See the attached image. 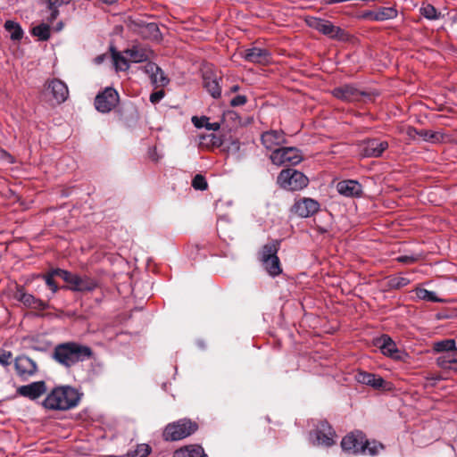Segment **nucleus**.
Here are the masks:
<instances>
[{
    "instance_id": "nucleus-49",
    "label": "nucleus",
    "mask_w": 457,
    "mask_h": 457,
    "mask_svg": "<svg viewBox=\"0 0 457 457\" xmlns=\"http://www.w3.org/2000/svg\"><path fill=\"white\" fill-rule=\"evenodd\" d=\"M418 134L420 137H422L426 141H433L436 137V134L434 131L430 130L422 129L420 132H418Z\"/></svg>"
},
{
    "instance_id": "nucleus-33",
    "label": "nucleus",
    "mask_w": 457,
    "mask_h": 457,
    "mask_svg": "<svg viewBox=\"0 0 457 457\" xmlns=\"http://www.w3.org/2000/svg\"><path fill=\"white\" fill-rule=\"evenodd\" d=\"M397 15L398 11L395 7H379L376 11V21L394 20Z\"/></svg>"
},
{
    "instance_id": "nucleus-46",
    "label": "nucleus",
    "mask_w": 457,
    "mask_h": 457,
    "mask_svg": "<svg viewBox=\"0 0 457 457\" xmlns=\"http://www.w3.org/2000/svg\"><path fill=\"white\" fill-rule=\"evenodd\" d=\"M246 102H247V98L245 96L237 95L230 100V105L233 107L242 106V105L245 104Z\"/></svg>"
},
{
    "instance_id": "nucleus-45",
    "label": "nucleus",
    "mask_w": 457,
    "mask_h": 457,
    "mask_svg": "<svg viewBox=\"0 0 457 457\" xmlns=\"http://www.w3.org/2000/svg\"><path fill=\"white\" fill-rule=\"evenodd\" d=\"M419 259V256L418 255H414V254H411V255H408V254H403V255H400L396 258V261L399 262H402V263H406V264H411V263H414L415 262H417Z\"/></svg>"
},
{
    "instance_id": "nucleus-15",
    "label": "nucleus",
    "mask_w": 457,
    "mask_h": 457,
    "mask_svg": "<svg viewBox=\"0 0 457 457\" xmlns=\"http://www.w3.org/2000/svg\"><path fill=\"white\" fill-rule=\"evenodd\" d=\"M14 298L28 308L44 311L48 307V304L46 301L37 298L33 295L25 292L23 287H17L14 293Z\"/></svg>"
},
{
    "instance_id": "nucleus-16",
    "label": "nucleus",
    "mask_w": 457,
    "mask_h": 457,
    "mask_svg": "<svg viewBox=\"0 0 457 457\" xmlns=\"http://www.w3.org/2000/svg\"><path fill=\"white\" fill-rule=\"evenodd\" d=\"M47 391L46 384L44 380L31 382L28 385L21 386L17 388V394L29 400H37Z\"/></svg>"
},
{
    "instance_id": "nucleus-43",
    "label": "nucleus",
    "mask_w": 457,
    "mask_h": 457,
    "mask_svg": "<svg viewBox=\"0 0 457 457\" xmlns=\"http://www.w3.org/2000/svg\"><path fill=\"white\" fill-rule=\"evenodd\" d=\"M54 273L55 274V276L62 278L66 283L69 284V286H71V281L76 274L59 268L54 269Z\"/></svg>"
},
{
    "instance_id": "nucleus-20",
    "label": "nucleus",
    "mask_w": 457,
    "mask_h": 457,
    "mask_svg": "<svg viewBox=\"0 0 457 457\" xmlns=\"http://www.w3.org/2000/svg\"><path fill=\"white\" fill-rule=\"evenodd\" d=\"M337 192L346 197H360L362 195V186L357 180L346 179L337 184Z\"/></svg>"
},
{
    "instance_id": "nucleus-10",
    "label": "nucleus",
    "mask_w": 457,
    "mask_h": 457,
    "mask_svg": "<svg viewBox=\"0 0 457 457\" xmlns=\"http://www.w3.org/2000/svg\"><path fill=\"white\" fill-rule=\"evenodd\" d=\"M119 100L118 92L113 87H107L96 95L95 107L102 113H108L118 104Z\"/></svg>"
},
{
    "instance_id": "nucleus-31",
    "label": "nucleus",
    "mask_w": 457,
    "mask_h": 457,
    "mask_svg": "<svg viewBox=\"0 0 457 457\" xmlns=\"http://www.w3.org/2000/svg\"><path fill=\"white\" fill-rule=\"evenodd\" d=\"M416 297L420 300L431 302V303H444L445 300L438 297L434 291H429L426 288L417 287L415 290Z\"/></svg>"
},
{
    "instance_id": "nucleus-29",
    "label": "nucleus",
    "mask_w": 457,
    "mask_h": 457,
    "mask_svg": "<svg viewBox=\"0 0 457 457\" xmlns=\"http://www.w3.org/2000/svg\"><path fill=\"white\" fill-rule=\"evenodd\" d=\"M204 448L199 445H189L173 453L172 457H204Z\"/></svg>"
},
{
    "instance_id": "nucleus-25",
    "label": "nucleus",
    "mask_w": 457,
    "mask_h": 457,
    "mask_svg": "<svg viewBox=\"0 0 457 457\" xmlns=\"http://www.w3.org/2000/svg\"><path fill=\"white\" fill-rule=\"evenodd\" d=\"M378 345L381 350V353L388 357L393 359H399V350L396 347L395 343L393 339L387 335H382L378 339Z\"/></svg>"
},
{
    "instance_id": "nucleus-51",
    "label": "nucleus",
    "mask_w": 457,
    "mask_h": 457,
    "mask_svg": "<svg viewBox=\"0 0 457 457\" xmlns=\"http://www.w3.org/2000/svg\"><path fill=\"white\" fill-rule=\"evenodd\" d=\"M205 128H207L208 129L216 130V129H218L220 128V125L218 123H216V122L215 123H209L207 121Z\"/></svg>"
},
{
    "instance_id": "nucleus-9",
    "label": "nucleus",
    "mask_w": 457,
    "mask_h": 457,
    "mask_svg": "<svg viewBox=\"0 0 457 457\" xmlns=\"http://www.w3.org/2000/svg\"><path fill=\"white\" fill-rule=\"evenodd\" d=\"M331 94L334 97L349 103L361 101L364 97L370 99V93L359 89L353 84H344L337 87L331 91Z\"/></svg>"
},
{
    "instance_id": "nucleus-4",
    "label": "nucleus",
    "mask_w": 457,
    "mask_h": 457,
    "mask_svg": "<svg viewBox=\"0 0 457 457\" xmlns=\"http://www.w3.org/2000/svg\"><path fill=\"white\" fill-rule=\"evenodd\" d=\"M279 250V242L273 240L265 244L260 252V261L271 277H277L282 272L279 258L278 257V252Z\"/></svg>"
},
{
    "instance_id": "nucleus-53",
    "label": "nucleus",
    "mask_w": 457,
    "mask_h": 457,
    "mask_svg": "<svg viewBox=\"0 0 457 457\" xmlns=\"http://www.w3.org/2000/svg\"><path fill=\"white\" fill-rule=\"evenodd\" d=\"M231 92H237L239 90V86L238 85H234L232 87H231Z\"/></svg>"
},
{
    "instance_id": "nucleus-35",
    "label": "nucleus",
    "mask_w": 457,
    "mask_h": 457,
    "mask_svg": "<svg viewBox=\"0 0 457 457\" xmlns=\"http://www.w3.org/2000/svg\"><path fill=\"white\" fill-rule=\"evenodd\" d=\"M383 449L382 444L377 441H369L365 438L363 443V450L361 454H369L370 456L377 455Z\"/></svg>"
},
{
    "instance_id": "nucleus-18",
    "label": "nucleus",
    "mask_w": 457,
    "mask_h": 457,
    "mask_svg": "<svg viewBox=\"0 0 457 457\" xmlns=\"http://www.w3.org/2000/svg\"><path fill=\"white\" fill-rule=\"evenodd\" d=\"M99 287V282L87 275L75 274L69 289L73 292H93Z\"/></svg>"
},
{
    "instance_id": "nucleus-24",
    "label": "nucleus",
    "mask_w": 457,
    "mask_h": 457,
    "mask_svg": "<svg viewBox=\"0 0 457 457\" xmlns=\"http://www.w3.org/2000/svg\"><path fill=\"white\" fill-rule=\"evenodd\" d=\"M436 363L442 370L457 373V349L440 353L436 360Z\"/></svg>"
},
{
    "instance_id": "nucleus-42",
    "label": "nucleus",
    "mask_w": 457,
    "mask_h": 457,
    "mask_svg": "<svg viewBox=\"0 0 457 457\" xmlns=\"http://www.w3.org/2000/svg\"><path fill=\"white\" fill-rule=\"evenodd\" d=\"M192 187L196 190H205L208 187V184L203 175L197 174L192 179Z\"/></svg>"
},
{
    "instance_id": "nucleus-40",
    "label": "nucleus",
    "mask_w": 457,
    "mask_h": 457,
    "mask_svg": "<svg viewBox=\"0 0 457 457\" xmlns=\"http://www.w3.org/2000/svg\"><path fill=\"white\" fill-rule=\"evenodd\" d=\"M114 65L117 70L127 71L129 68V61L120 53L114 52L112 54Z\"/></svg>"
},
{
    "instance_id": "nucleus-1",
    "label": "nucleus",
    "mask_w": 457,
    "mask_h": 457,
    "mask_svg": "<svg viewBox=\"0 0 457 457\" xmlns=\"http://www.w3.org/2000/svg\"><path fill=\"white\" fill-rule=\"evenodd\" d=\"M94 352L88 345L76 341H68L57 344L51 354V358L60 366L70 370L79 362L91 359Z\"/></svg>"
},
{
    "instance_id": "nucleus-38",
    "label": "nucleus",
    "mask_w": 457,
    "mask_h": 457,
    "mask_svg": "<svg viewBox=\"0 0 457 457\" xmlns=\"http://www.w3.org/2000/svg\"><path fill=\"white\" fill-rule=\"evenodd\" d=\"M151 446L147 444H139L136 449L129 451L127 453V457H146L151 453Z\"/></svg>"
},
{
    "instance_id": "nucleus-3",
    "label": "nucleus",
    "mask_w": 457,
    "mask_h": 457,
    "mask_svg": "<svg viewBox=\"0 0 457 457\" xmlns=\"http://www.w3.org/2000/svg\"><path fill=\"white\" fill-rule=\"evenodd\" d=\"M197 429L198 425L196 422L187 418L180 419L166 425L162 433V438L165 441H179L191 436Z\"/></svg>"
},
{
    "instance_id": "nucleus-44",
    "label": "nucleus",
    "mask_w": 457,
    "mask_h": 457,
    "mask_svg": "<svg viewBox=\"0 0 457 457\" xmlns=\"http://www.w3.org/2000/svg\"><path fill=\"white\" fill-rule=\"evenodd\" d=\"M12 353L11 351L0 348V364L8 367L12 363Z\"/></svg>"
},
{
    "instance_id": "nucleus-55",
    "label": "nucleus",
    "mask_w": 457,
    "mask_h": 457,
    "mask_svg": "<svg viewBox=\"0 0 457 457\" xmlns=\"http://www.w3.org/2000/svg\"><path fill=\"white\" fill-rule=\"evenodd\" d=\"M65 161H71L70 158H63L61 162H60V164L62 162H64Z\"/></svg>"
},
{
    "instance_id": "nucleus-6",
    "label": "nucleus",
    "mask_w": 457,
    "mask_h": 457,
    "mask_svg": "<svg viewBox=\"0 0 457 457\" xmlns=\"http://www.w3.org/2000/svg\"><path fill=\"white\" fill-rule=\"evenodd\" d=\"M270 159L277 166L296 165L302 162L303 156L296 147H278L271 152Z\"/></svg>"
},
{
    "instance_id": "nucleus-14",
    "label": "nucleus",
    "mask_w": 457,
    "mask_h": 457,
    "mask_svg": "<svg viewBox=\"0 0 457 457\" xmlns=\"http://www.w3.org/2000/svg\"><path fill=\"white\" fill-rule=\"evenodd\" d=\"M365 436L357 431L356 433H350L343 437L341 441V447L345 452L353 454L361 453L363 450V443Z\"/></svg>"
},
{
    "instance_id": "nucleus-17",
    "label": "nucleus",
    "mask_w": 457,
    "mask_h": 457,
    "mask_svg": "<svg viewBox=\"0 0 457 457\" xmlns=\"http://www.w3.org/2000/svg\"><path fill=\"white\" fill-rule=\"evenodd\" d=\"M261 142L267 150L273 152L287 143L286 134L283 130L270 129L262 134Z\"/></svg>"
},
{
    "instance_id": "nucleus-26",
    "label": "nucleus",
    "mask_w": 457,
    "mask_h": 457,
    "mask_svg": "<svg viewBox=\"0 0 457 457\" xmlns=\"http://www.w3.org/2000/svg\"><path fill=\"white\" fill-rule=\"evenodd\" d=\"M145 72L147 73L154 84L159 83L162 86L168 84L169 79L164 76L162 69L154 62H147L144 68Z\"/></svg>"
},
{
    "instance_id": "nucleus-37",
    "label": "nucleus",
    "mask_w": 457,
    "mask_h": 457,
    "mask_svg": "<svg viewBox=\"0 0 457 457\" xmlns=\"http://www.w3.org/2000/svg\"><path fill=\"white\" fill-rule=\"evenodd\" d=\"M71 0H46L48 9L51 11L50 21H54L59 15L58 8L63 4H68Z\"/></svg>"
},
{
    "instance_id": "nucleus-5",
    "label": "nucleus",
    "mask_w": 457,
    "mask_h": 457,
    "mask_svg": "<svg viewBox=\"0 0 457 457\" xmlns=\"http://www.w3.org/2000/svg\"><path fill=\"white\" fill-rule=\"evenodd\" d=\"M308 182V178L303 172L296 170H283L278 176L279 186L289 191L301 190L307 187Z\"/></svg>"
},
{
    "instance_id": "nucleus-50",
    "label": "nucleus",
    "mask_w": 457,
    "mask_h": 457,
    "mask_svg": "<svg viewBox=\"0 0 457 457\" xmlns=\"http://www.w3.org/2000/svg\"><path fill=\"white\" fill-rule=\"evenodd\" d=\"M360 17L362 20L376 21V11H365Z\"/></svg>"
},
{
    "instance_id": "nucleus-27",
    "label": "nucleus",
    "mask_w": 457,
    "mask_h": 457,
    "mask_svg": "<svg viewBox=\"0 0 457 457\" xmlns=\"http://www.w3.org/2000/svg\"><path fill=\"white\" fill-rule=\"evenodd\" d=\"M125 54L129 56L132 62H146L152 54V52L141 46H133L125 51Z\"/></svg>"
},
{
    "instance_id": "nucleus-12",
    "label": "nucleus",
    "mask_w": 457,
    "mask_h": 457,
    "mask_svg": "<svg viewBox=\"0 0 457 457\" xmlns=\"http://www.w3.org/2000/svg\"><path fill=\"white\" fill-rule=\"evenodd\" d=\"M320 208L317 200L303 197L295 202L291 208L292 213L301 218H309L315 214Z\"/></svg>"
},
{
    "instance_id": "nucleus-32",
    "label": "nucleus",
    "mask_w": 457,
    "mask_h": 457,
    "mask_svg": "<svg viewBox=\"0 0 457 457\" xmlns=\"http://www.w3.org/2000/svg\"><path fill=\"white\" fill-rule=\"evenodd\" d=\"M420 13L428 21H436L442 17L441 12H438L433 4L428 3L422 4L420 8Z\"/></svg>"
},
{
    "instance_id": "nucleus-23",
    "label": "nucleus",
    "mask_w": 457,
    "mask_h": 457,
    "mask_svg": "<svg viewBox=\"0 0 457 457\" xmlns=\"http://www.w3.org/2000/svg\"><path fill=\"white\" fill-rule=\"evenodd\" d=\"M355 379L358 383L370 386L375 389L382 388L385 384L382 377L363 370L356 373Z\"/></svg>"
},
{
    "instance_id": "nucleus-22",
    "label": "nucleus",
    "mask_w": 457,
    "mask_h": 457,
    "mask_svg": "<svg viewBox=\"0 0 457 457\" xmlns=\"http://www.w3.org/2000/svg\"><path fill=\"white\" fill-rule=\"evenodd\" d=\"M48 89L54 100L58 103H63L69 96V90L67 85L58 79H54L48 83Z\"/></svg>"
},
{
    "instance_id": "nucleus-13",
    "label": "nucleus",
    "mask_w": 457,
    "mask_h": 457,
    "mask_svg": "<svg viewBox=\"0 0 457 457\" xmlns=\"http://www.w3.org/2000/svg\"><path fill=\"white\" fill-rule=\"evenodd\" d=\"M14 369L22 380H27L37 372V364L26 355H19L14 360Z\"/></svg>"
},
{
    "instance_id": "nucleus-34",
    "label": "nucleus",
    "mask_w": 457,
    "mask_h": 457,
    "mask_svg": "<svg viewBox=\"0 0 457 457\" xmlns=\"http://www.w3.org/2000/svg\"><path fill=\"white\" fill-rule=\"evenodd\" d=\"M457 349L454 339H445L434 343L433 350L436 353H443Z\"/></svg>"
},
{
    "instance_id": "nucleus-52",
    "label": "nucleus",
    "mask_w": 457,
    "mask_h": 457,
    "mask_svg": "<svg viewBox=\"0 0 457 457\" xmlns=\"http://www.w3.org/2000/svg\"><path fill=\"white\" fill-rule=\"evenodd\" d=\"M317 231L320 233V234H325L327 233L328 230V228H324V227H320L318 226L317 227Z\"/></svg>"
},
{
    "instance_id": "nucleus-7",
    "label": "nucleus",
    "mask_w": 457,
    "mask_h": 457,
    "mask_svg": "<svg viewBox=\"0 0 457 457\" xmlns=\"http://www.w3.org/2000/svg\"><path fill=\"white\" fill-rule=\"evenodd\" d=\"M336 432L328 421H320L315 431L311 434V440L313 445L330 447L335 445Z\"/></svg>"
},
{
    "instance_id": "nucleus-8",
    "label": "nucleus",
    "mask_w": 457,
    "mask_h": 457,
    "mask_svg": "<svg viewBox=\"0 0 457 457\" xmlns=\"http://www.w3.org/2000/svg\"><path fill=\"white\" fill-rule=\"evenodd\" d=\"M310 27L333 39L345 40L347 33L340 27L335 26L331 21L320 18H312L308 21Z\"/></svg>"
},
{
    "instance_id": "nucleus-56",
    "label": "nucleus",
    "mask_w": 457,
    "mask_h": 457,
    "mask_svg": "<svg viewBox=\"0 0 457 457\" xmlns=\"http://www.w3.org/2000/svg\"><path fill=\"white\" fill-rule=\"evenodd\" d=\"M198 345H199L200 347H202V348H204V345L202 342H198Z\"/></svg>"
},
{
    "instance_id": "nucleus-41",
    "label": "nucleus",
    "mask_w": 457,
    "mask_h": 457,
    "mask_svg": "<svg viewBox=\"0 0 457 457\" xmlns=\"http://www.w3.org/2000/svg\"><path fill=\"white\" fill-rule=\"evenodd\" d=\"M54 276L55 274L54 273V270H50L49 272L42 276L46 281V286L52 291V295H54L58 290V286L54 279Z\"/></svg>"
},
{
    "instance_id": "nucleus-47",
    "label": "nucleus",
    "mask_w": 457,
    "mask_h": 457,
    "mask_svg": "<svg viewBox=\"0 0 457 457\" xmlns=\"http://www.w3.org/2000/svg\"><path fill=\"white\" fill-rule=\"evenodd\" d=\"M164 96H165V94H164L163 90H158V91L153 92L150 95V102L152 104H157L164 97Z\"/></svg>"
},
{
    "instance_id": "nucleus-19",
    "label": "nucleus",
    "mask_w": 457,
    "mask_h": 457,
    "mask_svg": "<svg viewBox=\"0 0 457 457\" xmlns=\"http://www.w3.org/2000/svg\"><path fill=\"white\" fill-rule=\"evenodd\" d=\"M241 56L246 62L265 64L270 61V53L265 48L252 47L242 52Z\"/></svg>"
},
{
    "instance_id": "nucleus-30",
    "label": "nucleus",
    "mask_w": 457,
    "mask_h": 457,
    "mask_svg": "<svg viewBox=\"0 0 457 457\" xmlns=\"http://www.w3.org/2000/svg\"><path fill=\"white\" fill-rule=\"evenodd\" d=\"M4 29L9 33L10 38L12 41H19L23 37V29L21 25L13 21H6L4 22Z\"/></svg>"
},
{
    "instance_id": "nucleus-28",
    "label": "nucleus",
    "mask_w": 457,
    "mask_h": 457,
    "mask_svg": "<svg viewBox=\"0 0 457 457\" xmlns=\"http://www.w3.org/2000/svg\"><path fill=\"white\" fill-rule=\"evenodd\" d=\"M137 25L140 27L141 30L140 33L143 37L149 38L155 41H160L162 39V33L160 31V29L158 25L154 22H149V23H137Z\"/></svg>"
},
{
    "instance_id": "nucleus-39",
    "label": "nucleus",
    "mask_w": 457,
    "mask_h": 457,
    "mask_svg": "<svg viewBox=\"0 0 457 457\" xmlns=\"http://www.w3.org/2000/svg\"><path fill=\"white\" fill-rule=\"evenodd\" d=\"M410 282L411 281L408 278L401 277V276H395V277L389 278L387 283H388V287L391 289H400V288L404 287L407 285H409Z\"/></svg>"
},
{
    "instance_id": "nucleus-54",
    "label": "nucleus",
    "mask_w": 457,
    "mask_h": 457,
    "mask_svg": "<svg viewBox=\"0 0 457 457\" xmlns=\"http://www.w3.org/2000/svg\"><path fill=\"white\" fill-rule=\"evenodd\" d=\"M102 60H103V57H101V56H98V57L96 59V62H98V63H100V62H102Z\"/></svg>"
},
{
    "instance_id": "nucleus-11",
    "label": "nucleus",
    "mask_w": 457,
    "mask_h": 457,
    "mask_svg": "<svg viewBox=\"0 0 457 457\" xmlns=\"http://www.w3.org/2000/svg\"><path fill=\"white\" fill-rule=\"evenodd\" d=\"M388 142L378 138H369L359 145L360 154L365 158H378L388 148Z\"/></svg>"
},
{
    "instance_id": "nucleus-36",
    "label": "nucleus",
    "mask_w": 457,
    "mask_h": 457,
    "mask_svg": "<svg viewBox=\"0 0 457 457\" xmlns=\"http://www.w3.org/2000/svg\"><path fill=\"white\" fill-rule=\"evenodd\" d=\"M32 34L37 37L39 40L46 41L51 36L50 26L46 23H41L32 29Z\"/></svg>"
},
{
    "instance_id": "nucleus-21",
    "label": "nucleus",
    "mask_w": 457,
    "mask_h": 457,
    "mask_svg": "<svg viewBox=\"0 0 457 457\" xmlns=\"http://www.w3.org/2000/svg\"><path fill=\"white\" fill-rule=\"evenodd\" d=\"M220 81L221 78L211 71H206L203 75L204 87L213 98H219L221 96Z\"/></svg>"
},
{
    "instance_id": "nucleus-48",
    "label": "nucleus",
    "mask_w": 457,
    "mask_h": 457,
    "mask_svg": "<svg viewBox=\"0 0 457 457\" xmlns=\"http://www.w3.org/2000/svg\"><path fill=\"white\" fill-rule=\"evenodd\" d=\"M207 120L208 119L206 117H201V118H198L196 116H194L192 118V122L193 124L198 128V129H201V128H204V127H206V123H207Z\"/></svg>"
},
{
    "instance_id": "nucleus-2",
    "label": "nucleus",
    "mask_w": 457,
    "mask_h": 457,
    "mask_svg": "<svg viewBox=\"0 0 457 457\" xmlns=\"http://www.w3.org/2000/svg\"><path fill=\"white\" fill-rule=\"evenodd\" d=\"M82 394L71 386H55L44 399L42 405L50 411H68L77 407Z\"/></svg>"
}]
</instances>
